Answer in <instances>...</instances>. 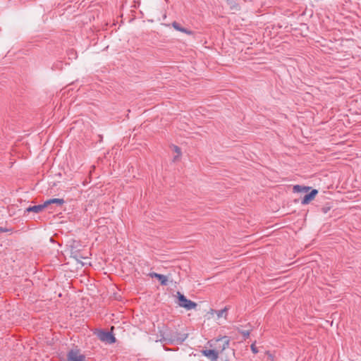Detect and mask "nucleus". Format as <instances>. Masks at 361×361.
<instances>
[{
    "label": "nucleus",
    "mask_w": 361,
    "mask_h": 361,
    "mask_svg": "<svg viewBox=\"0 0 361 361\" xmlns=\"http://www.w3.org/2000/svg\"><path fill=\"white\" fill-rule=\"evenodd\" d=\"M68 361H85V357L78 350H71L68 354Z\"/></svg>",
    "instance_id": "39448f33"
},
{
    "label": "nucleus",
    "mask_w": 361,
    "mask_h": 361,
    "mask_svg": "<svg viewBox=\"0 0 361 361\" xmlns=\"http://www.w3.org/2000/svg\"><path fill=\"white\" fill-rule=\"evenodd\" d=\"M273 361V360H272Z\"/></svg>",
    "instance_id": "ddd939ff"
},
{
    "label": "nucleus",
    "mask_w": 361,
    "mask_h": 361,
    "mask_svg": "<svg viewBox=\"0 0 361 361\" xmlns=\"http://www.w3.org/2000/svg\"><path fill=\"white\" fill-rule=\"evenodd\" d=\"M99 338L108 343H114L116 342V338L111 332L100 331L97 334Z\"/></svg>",
    "instance_id": "20e7f679"
},
{
    "label": "nucleus",
    "mask_w": 361,
    "mask_h": 361,
    "mask_svg": "<svg viewBox=\"0 0 361 361\" xmlns=\"http://www.w3.org/2000/svg\"><path fill=\"white\" fill-rule=\"evenodd\" d=\"M172 26L173 27L174 29H176V30L178 31H180V32H184L187 35H192V32L191 30H187L183 27H181L179 23H176V22H173L172 23Z\"/></svg>",
    "instance_id": "1a4fd4ad"
},
{
    "label": "nucleus",
    "mask_w": 361,
    "mask_h": 361,
    "mask_svg": "<svg viewBox=\"0 0 361 361\" xmlns=\"http://www.w3.org/2000/svg\"><path fill=\"white\" fill-rule=\"evenodd\" d=\"M227 312H228V308L226 307L223 310L216 311L215 312L216 313L218 318H220L222 317H224L225 318H226Z\"/></svg>",
    "instance_id": "9d476101"
},
{
    "label": "nucleus",
    "mask_w": 361,
    "mask_h": 361,
    "mask_svg": "<svg viewBox=\"0 0 361 361\" xmlns=\"http://www.w3.org/2000/svg\"><path fill=\"white\" fill-rule=\"evenodd\" d=\"M310 188L303 185H295L293 187V192L295 193H300L303 195L302 204H307L312 201L316 195V189L312 190L310 192Z\"/></svg>",
    "instance_id": "f257e3e1"
},
{
    "label": "nucleus",
    "mask_w": 361,
    "mask_h": 361,
    "mask_svg": "<svg viewBox=\"0 0 361 361\" xmlns=\"http://www.w3.org/2000/svg\"><path fill=\"white\" fill-rule=\"evenodd\" d=\"M171 149L172 151V160L173 162H177L180 160L181 156H182V152L179 147L176 145H172L171 146Z\"/></svg>",
    "instance_id": "423d86ee"
},
{
    "label": "nucleus",
    "mask_w": 361,
    "mask_h": 361,
    "mask_svg": "<svg viewBox=\"0 0 361 361\" xmlns=\"http://www.w3.org/2000/svg\"><path fill=\"white\" fill-rule=\"evenodd\" d=\"M64 203V200L63 199L54 198L46 201L43 204L36 205L29 207L26 209L25 212H35L39 213L41 212L45 207L51 204H58L59 205H62Z\"/></svg>",
    "instance_id": "f03ea898"
},
{
    "label": "nucleus",
    "mask_w": 361,
    "mask_h": 361,
    "mask_svg": "<svg viewBox=\"0 0 361 361\" xmlns=\"http://www.w3.org/2000/svg\"><path fill=\"white\" fill-rule=\"evenodd\" d=\"M4 230L2 228H0V232H3Z\"/></svg>",
    "instance_id": "f8f14e48"
},
{
    "label": "nucleus",
    "mask_w": 361,
    "mask_h": 361,
    "mask_svg": "<svg viewBox=\"0 0 361 361\" xmlns=\"http://www.w3.org/2000/svg\"><path fill=\"white\" fill-rule=\"evenodd\" d=\"M149 276L151 278H157L160 281L161 285H166L168 279H167V277L166 276L162 275V274H157V273H154V272L149 273Z\"/></svg>",
    "instance_id": "6e6552de"
},
{
    "label": "nucleus",
    "mask_w": 361,
    "mask_h": 361,
    "mask_svg": "<svg viewBox=\"0 0 361 361\" xmlns=\"http://www.w3.org/2000/svg\"><path fill=\"white\" fill-rule=\"evenodd\" d=\"M202 353L212 361H216L219 357V353L214 350H203Z\"/></svg>",
    "instance_id": "0eeeda50"
},
{
    "label": "nucleus",
    "mask_w": 361,
    "mask_h": 361,
    "mask_svg": "<svg viewBox=\"0 0 361 361\" xmlns=\"http://www.w3.org/2000/svg\"><path fill=\"white\" fill-rule=\"evenodd\" d=\"M177 295L178 299V305L180 307H184L188 310L196 308L197 304L195 302L187 299L180 292L177 293Z\"/></svg>",
    "instance_id": "7ed1b4c3"
},
{
    "label": "nucleus",
    "mask_w": 361,
    "mask_h": 361,
    "mask_svg": "<svg viewBox=\"0 0 361 361\" xmlns=\"http://www.w3.org/2000/svg\"><path fill=\"white\" fill-rule=\"evenodd\" d=\"M251 350L254 353H257L258 352L255 343L251 345Z\"/></svg>",
    "instance_id": "9b49d317"
}]
</instances>
